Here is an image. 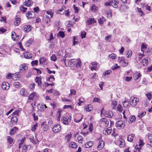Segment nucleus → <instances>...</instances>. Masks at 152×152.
<instances>
[{
  "label": "nucleus",
  "mask_w": 152,
  "mask_h": 152,
  "mask_svg": "<svg viewBox=\"0 0 152 152\" xmlns=\"http://www.w3.org/2000/svg\"><path fill=\"white\" fill-rule=\"evenodd\" d=\"M81 60L78 59H72L68 62V64L69 66H72L76 64L77 68H79L81 67Z\"/></svg>",
  "instance_id": "f257e3e1"
},
{
  "label": "nucleus",
  "mask_w": 152,
  "mask_h": 152,
  "mask_svg": "<svg viewBox=\"0 0 152 152\" xmlns=\"http://www.w3.org/2000/svg\"><path fill=\"white\" fill-rule=\"evenodd\" d=\"M48 122L47 121L43 122L42 124V127L43 129V130L44 131H46L48 129V124H53V122L52 120H48Z\"/></svg>",
  "instance_id": "f03ea898"
},
{
  "label": "nucleus",
  "mask_w": 152,
  "mask_h": 152,
  "mask_svg": "<svg viewBox=\"0 0 152 152\" xmlns=\"http://www.w3.org/2000/svg\"><path fill=\"white\" fill-rule=\"evenodd\" d=\"M115 126L118 129H123L125 126V123L122 121H119L116 122Z\"/></svg>",
  "instance_id": "7ed1b4c3"
},
{
  "label": "nucleus",
  "mask_w": 152,
  "mask_h": 152,
  "mask_svg": "<svg viewBox=\"0 0 152 152\" xmlns=\"http://www.w3.org/2000/svg\"><path fill=\"white\" fill-rule=\"evenodd\" d=\"M139 102V99L137 97H132L130 99V104L133 107H135Z\"/></svg>",
  "instance_id": "20e7f679"
},
{
  "label": "nucleus",
  "mask_w": 152,
  "mask_h": 152,
  "mask_svg": "<svg viewBox=\"0 0 152 152\" xmlns=\"http://www.w3.org/2000/svg\"><path fill=\"white\" fill-rule=\"evenodd\" d=\"M61 130V127L60 125L57 124L55 125L53 128V131L55 133L59 132Z\"/></svg>",
  "instance_id": "39448f33"
},
{
  "label": "nucleus",
  "mask_w": 152,
  "mask_h": 152,
  "mask_svg": "<svg viewBox=\"0 0 152 152\" xmlns=\"http://www.w3.org/2000/svg\"><path fill=\"white\" fill-rule=\"evenodd\" d=\"M117 3L118 2L115 0H113L108 3L105 4L107 6L111 5L114 7L117 8L118 7Z\"/></svg>",
  "instance_id": "423d86ee"
},
{
  "label": "nucleus",
  "mask_w": 152,
  "mask_h": 152,
  "mask_svg": "<svg viewBox=\"0 0 152 152\" xmlns=\"http://www.w3.org/2000/svg\"><path fill=\"white\" fill-rule=\"evenodd\" d=\"M9 84L7 82H4L2 83L1 87L3 89L7 90L9 88Z\"/></svg>",
  "instance_id": "0eeeda50"
},
{
  "label": "nucleus",
  "mask_w": 152,
  "mask_h": 152,
  "mask_svg": "<svg viewBox=\"0 0 152 152\" xmlns=\"http://www.w3.org/2000/svg\"><path fill=\"white\" fill-rule=\"evenodd\" d=\"M20 94L21 95L23 96H26L28 95L27 92L23 88L20 89Z\"/></svg>",
  "instance_id": "6e6552de"
},
{
  "label": "nucleus",
  "mask_w": 152,
  "mask_h": 152,
  "mask_svg": "<svg viewBox=\"0 0 152 152\" xmlns=\"http://www.w3.org/2000/svg\"><path fill=\"white\" fill-rule=\"evenodd\" d=\"M71 117H69L68 118H67L65 117H63L61 120L62 122L64 124L68 125L69 124V121H70Z\"/></svg>",
  "instance_id": "1a4fd4ad"
},
{
  "label": "nucleus",
  "mask_w": 152,
  "mask_h": 152,
  "mask_svg": "<svg viewBox=\"0 0 152 152\" xmlns=\"http://www.w3.org/2000/svg\"><path fill=\"white\" fill-rule=\"evenodd\" d=\"M35 13L33 11L28 12V13L26 14V16L28 18V19L29 18H34L35 16Z\"/></svg>",
  "instance_id": "9d476101"
},
{
  "label": "nucleus",
  "mask_w": 152,
  "mask_h": 152,
  "mask_svg": "<svg viewBox=\"0 0 152 152\" xmlns=\"http://www.w3.org/2000/svg\"><path fill=\"white\" fill-rule=\"evenodd\" d=\"M113 113L111 111H106L104 114L105 116L108 118L112 117L113 116Z\"/></svg>",
  "instance_id": "9b49d317"
},
{
  "label": "nucleus",
  "mask_w": 152,
  "mask_h": 152,
  "mask_svg": "<svg viewBox=\"0 0 152 152\" xmlns=\"http://www.w3.org/2000/svg\"><path fill=\"white\" fill-rule=\"evenodd\" d=\"M104 142L103 141H100L99 142L98 146V149L100 150L102 149L104 145Z\"/></svg>",
  "instance_id": "f8f14e48"
},
{
  "label": "nucleus",
  "mask_w": 152,
  "mask_h": 152,
  "mask_svg": "<svg viewBox=\"0 0 152 152\" xmlns=\"http://www.w3.org/2000/svg\"><path fill=\"white\" fill-rule=\"evenodd\" d=\"M102 124H103L105 126H107L109 123V121L105 118H103L101 120Z\"/></svg>",
  "instance_id": "ddd939ff"
},
{
  "label": "nucleus",
  "mask_w": 152,
  "mask_h": 152,
  "mask_svg": "<svg viewBox=\"0 0 152 152\" xmlns=\"http://www.w3.org/2000/svg\"><path fill=\"white\" fill-rule=\"evenodd\" d=\"M95 22L96 21L94 18H90L87 20L86 23L88 25H90Z\"/></svg>",
  "instance_id": "4468645a"
},
{
  "label": "nucleus",
  "mask_w": 152,
  "mask_h": 152,
  "mask_svg": "<svg viewBox=\"0 0 152 152\" xmlns=\"http://www.w3.org/2000/svg\"><path fill=\"white\" fill-rule=\"evenodd\" d=\"M23 29L25 31L28 32L31 30V28L30 25H26L23 26Z\"/></svg>",
  "instance_id": "2eb2a0df"
},
{
  "label": "nucleus",
  "mask_w": 152,
  "mask_h": 152,
  "mask_svg": "<svg viewBox=\"0 0 152 152\" xmlns=\"http://www.w3.org/2000/svg\"><path fill=\"white\" fill-rule=\"evenodd\" d=\"M112 132L111 129L107 128L104 129L103 131V133L105 135L110 134Z\"/></svg>",
  "instance_id": "dca6fc26"
},
{
  "label": "nucleus",
  "mask_w": 152,
  "mask_h": 152,
  "mask_svg": "<svg viewBox=\"0 0 152 152\" xmlns=\"http://www.w3.org/2000/svg\"><path fill=\"white\" fill-rule=\"evenodd\" d=\"M25 58L27 59L30 58L32 57V54L29 52H27L24 54Z\"/></svg>",
  "instance_id": "f3484780"
},
{
  "label": "nucleus",
  "mask_w": 152,
  "mask_h": 152,
  "mask_svg": "<svg viewBox=\"0 0 152 152\" xmlns=\"http://www.w3.org/2000/svg\"><path fill=\"white\" fill-rule=\"evenodd\" d=\"M36 83H38V85L40 86L42 85L41 78L40 77H37L35 80Z\"/></svg>",
  "instance_id": "a211bd4d"
},
{
  "label": "nucleus",
  "mask_w": 152,
  "mask_h": 152,
  "mask_svg": "<svg viewBox=\"0 0 152 152\" xmlns=\"http://www.w3.org/2000/svg\"><path fill=\"white\" fill-rule=\"evenodd\" d=\"M69 146V147L72 148H76L77 147V144L73 142H71Z\"/></svg>",
  "instance_id": "6ab92c4d"
},
{
  "label": "nucleus",
  "mask_w": 152,
  "mask_h": 152,
  "mask_svg": "<svg viewBox=\"0 0 152 152\" xmlns=\"http://www.w3.org/2000/svg\"><path fill=\"white\" fill-rule=\"evenodd\" d=\"M14 24L16 26H18L20 23V19L19 18L17 17L15 18Z\"/></svg>",
  "instance_id": "aec40b11"
},
{
  "label": "nucleus",
  "mask_w": 152,
  "mask_h": 152,
  "mask_svg": "<svg viewBox=\"0 0 152 152\" xmlns=\"http://www.w3.org/2000/svg\"><path fill=\"white\" fill-rule=\"evenodd\" d=\"M118 142L119 143V146L120 147L122 148L124 147L125 145V142L124 140L120 139L118 140Z\"/></svg>",
  "instance_id": "412c9836"
},
{
  "label": "nucleus",
  "mask_w": 152,
  "mask_h": 152,
  "mask_svg": "<svg viewBox=\"0 0 152 152\" xmlns=\"http://www.w3.org/2000/svg\"><path fill=\"white\" fill-rule=\"evenodd\" d=\"M98 22L100 25H102L104 21H105V18L103 17H102L98 19Z\"/></svg>",
  "instance_id": "4be33fe9"
},
{
  "label": "nucleus",
  "mask_w": 152,
  "mask_h": 152,
  "mask_svg": "<svg viewBox=\"0 0 152 152\" xmlns=\"http://www.w3.org/2000/svg\"><path fill=\"white\" fill-rule=\"evenodd\" d=\"M31 1L30 0H26L25 2L24 5L27 7H29L31 5Z\"/></svg>",
  "instance_id": "5701e85b"
},
{
  "label": "nucleus",
  "mask_w": 152,
  "mask_h": 152,
  "mask_svg": "<svg viewBox=\"0 0 152 152\" xmlns=\"http://www.w3.org/2000/svg\"><path fill=\"white\" fill-rule=\"evenodd\" d=\"M141 76V75L140 73H136L134 75L133 77L135 80H137Z\"/></svg>",
  "instance_id": "b1692460"
},
{
  "label": "nucleus",
  "mask_w": 152,
  "mask_h": 152,
  "mask_svg": "<svg viewBox=\"0 0 152 152\" xmlns=\"http://www.w3.org/2000/svg\"><path fill=\"white\" fill-rule=\"evenodd\" d=\"M134 137V135L133 134L128 135L127 137V140L130 142H132L133 141V138Z\"/></svg>",
  "instance_id": "393cba45"
},
{
  "label": "nucleus",
  "mask_w": 152,
  "mask_h": 152,
  "mask_svg": "<svg viewBox=\"0 0 152 152\" xmlns=\"http://www.w3.org/2000/svg\"><path fill=\"white\" fill-rule=\"evenodd\" d=\"M136 120V118L134 115H132L129 118V123H131L132 122H134Z\"/></svg>",
  "instance_id": "a878e982"
},
{
  "label": "nucleus",
  "mask_w": 152,
  "mask_h": 152,
  "mask_svg": "<svg viewBox=\"0 0 152 152\" xmlns=\"http://www.w3.org/2000/svg\"><path fill=\"white\" fill-rule=\"evenodd\" d=\"M18 128L15 126L13 128V129H12L10 132V134L11 135L12 134H13L15 132L18 130Z\"/></svg>",
  "instance_id": "bb28decb"
},
{
  "label": "nucleus",
  "mask_w": 152,
  "mask_h": 152,
  "mask_svg": "<svg viewBox=\"0 0 152 152\" xmlns=\"http://www.w3.org/2000/svg\"><path fill=\"white\" fill-rule=\"evenodd\" d=\"M93 142L92 141H89L88 142L85 144V147L86 148H88L91 147L93 145Z\"/></svg>",
  "instance_id": "cd10ccee"
},
{
  "label": "nucleus",
  "mask_w": 152,
  "mask_h": 152,
  "mask_svg": "<svg viewBox=\"0 0 152 152\" xmlns=\"http://www.w3.org/2000/svg\"><path fill=\"white\" fill-rule=\"evenodd\" d=\"M18 74L19 73H15L14 74L12 75V79L14 80H16L19 77Z\"/></svg>",
  "instance_id": "c85d7f7f"
},
{
  "label": "nucleus",
  "mask_w": 152,
  "mask_h": 152,
  "mask_svg": "<svg viewBox=\"0 0 152 152\" xmlns=\"http://www.w3.org/2000/svg\"><path fill=\"white\" fill-rule=\"evenodd\" d=\"M148 58H145L144 59L142 60V64L144 66H146L148 63Z\"/></svg>",
  "instance_id": "c756f323"
},
{
  "label": "nucleus",
  "mask_w": 152,
  "mask_h": 152,
  "mask_svg": "<svg viewBox=\"0 0 152 152\" xmlns=\"http://www.w3.org/2000/svg\"><path fill=\"white\" fill-rule=\"evenodd\" d=\"M85 109L86 111L89 112L92 109V106L91 104L88 105L86 106Z\"/></svg>",
  "instance_id": "7c9ffc66"
},
{
  "label": "nucleus",
  "mask_w": 152,
  "mask_h": 152,
  "mask_svg": "<svg viewBox=\"0 0 152 152\" xmlns=\"http://www.w3.org/2000/svg\"><path fill=\"white\" fill-rule=\"evenodd\" d=\"M36 95V93L34 92L30 94L28 96V100H32L33 99L34 97Z\"/></svg>",
  "instance_id": "2f4dec72"
},
{
  "label": "nucleus",
  "mask_w": 152,
  "mask_h": 152,
  "mask_svg": "<svg viewBox=\"0 0 152 152\" xmlns=\"http://www.w3.org/2000/svg\"><path fill=\"white\" fill-rule=\"evenodd\" d=\"M18 121V119L16 116H13L11 118V121L12 123H16Z\"/></svg>",
  "instance_id": "473e14b6"
},
{
  "label": "nucleus",
  "mask_w": 152,
  "mask_h": 152,
  "mask_svg": "<svg viewBox=\"0 0 152 152\" xmlns=\"http://www.w3.org/2000/svg\"><path fill=\"white\" fill-rule=\"evenodd\" d=\"M70 93L69 94V96L70 97L71 96L75 95L76 93V91L74 89H71L70 90Z\"/></svg>",
  "instance_id": "72a5a7b5"
},
{
  "label": "nucleus",
  "mask_w": 152,
  "mask_h": 152,
  "mask_svg": "<svg viewBox=\"0 0 152 152\" xmlns=\"http://www.w3.org/2000/svg\"><path fill=\"white\" fill-rule=\"evenodd\" d=\"M21 66H22L20 67V72H23L26 69L27 67L24 65H22Z\"/></svg>",
  "instance_id": "f704fd0d"
},
{
  "label": "nucleus",
  "mask_w": 152,
  "mask_h": 152,
  "mask_svg": "<svg viewBox=\"0 0 152 152\" xmlns=\"http://www.w3.org/2000/svg\"><path fill=\"white\" fill-rule=\"evenodd\" d=\"M117 102L115 101H112L111 103V106L113 109H114L116 107Z\"/></svg>",
  "instance_id": "c9c22d12"
},
{
  "label": "nucleus",
  "mask_w": 152,
  "mask_h": 152,
  "mask_svg": "<svg viewBox=\"0 0 152 152\" xmlns=\"http://www.w3.org/2000/svg\"><path fill=\"white\" fill-rule=\"evenodd\" d=\"M91 9L92 11L94 12L98 10V7H96L95 4H93L92 5Z\"/></svg>",
  "instance_id": "e433bc0d"
},
{
  "label": "nucleus",
  "mask_w": 152,
  "mask_h": 152,
  "mask_svg": "<svg viewBox=\"0 0 152 152\" xmlns=\"http://www.w3.org/2000/svg\"><path fill=\"white\" fill-rule=\"evenodd\" d=\"M46 58L45 57H43L41 58L39 60L40 63L41 64H43L46 62Z\"/></svg>",
  "instance_id": "4c0bfd02"
},
{
  "label": "nucleus",
  "mask_w": 152,
  "mask_h": 152,
  "mask_svg": "<svg viewBox=\"0 0 152 152\" xmlns=\"http://www.w3.org/2000/svg\"><path fill=\"white\" fill-rule=\"evenodd\" d=\"M78 116L80 118V119H77V118H75L74 119L76 123L80 122L81 120L83 118L82 115L80 114L78 115Z\"/></svg>",
  "instance_id": "58836bf2"
},
{
  "label": "nucleus",
  "mask_w": 152,
  "mask_h": 152,
  "mask_svg": "<svg viewBox=\"0 0 152 152\" xmlns=\"http://www.w3.org/2000/svg\"><path fill=\"white\" fill-rule=\"evenodd\" d=\"M44 20V21L47 23H49L51 22L50 19L49 17L47 16L45 18Z\"/></svg>",
  "instance_id": "ea45409f"
},
{
  "label": "nucleus",
  "mask_w": 152,
  "mask_h": 152,
  "mask_svg": "<svg viewBox=\"0 0 152 152\" xmlns=\"http://www.w3.org/2000/svg\"><path fill=\"white\" fill-rule=\"evenodd\" d=\"M71 137V134H69L67 135L66 136L65 139L68 142H69L70 141Z\"/></svg>",
  "instance_id": "a19ab883"
},
{
  "label": "nucleus",
  "mask_w": 152,
  "mask_h": 152,
  "mask_svg": "<svg viewBox=\"0 0 152 152\" xmlns=\"http://www.w3.org/2000/svg\"><path fill=\"white\" fill-rule=\"evenodd\" d=\"M146 113V112H142L140 113L138 115V117H139L140 118H141L143 116H144L145 115Z\"/></svg>",
  "instance_id": "79ce46f5"
},
{
  "label": "nucleus",
  "mask_w": 152,
  "mask_h": 152,
  "mask_svg": "<svg viewBox=\"0 0 152 152\" xmlns=\"http://www.w3.org/2000/svg\"><path fill=\"white\" fill-rule=\"evenodd\" d=\"M47 107L45 104L41 105L40 107L41 111H44Z\"/></svg>",
  "instance_id": "37998d69"
},
{
  "label": "nucleus",
  "mask_w": 152,
  "mask_h": 152,
  "mask_svg": "<svg viewBox=\"0 0 152 152\" xmlns=\"http://www.w3.org/2000/svg\"><path fill=\"white\" fill-rule=\"evenodd\" d=\"M7 138L8 142H9L10 144L12 143V142L13 141L12 138L10 136H7Z\"/></svg>",
  "instance_id": "c03bdc74"
},
{
  "label": "nucleus",
  "mask_w": 152,
  "mask_h": 152,
  "mask_svg": "<svg viewBox=\"0 0 152 152\" xmlns=\"http://www.w3.org/2000/svg\"><path fill=\"white\" fill-rule=\"evenodd\" d=\"M38 126V124L36 123L32 127L31 130L32 131L35 132L36 129L37 128Z\"/></svg>",
  "instance_id": "a18cd8bd"
},
{
  "label": "nucleus",
  "mask_w": 152,
  "mask_h": 152,
  "mask_svg": "<svg viewBox=\"0 0 152 152\" xmlns=\"http://www.w3.org/2000/svg\"><path fill=\"white\" fill-rule=\"evenodd\" d=\"M83 137L82 136L79 135L77 137V140L79 142L82 143Z\"/></svg>",
  "instance_id": "49530a36"
},
{
  "label": "nucleus",
  "mask_w": 152,
  "mask_h": 152,
  "mask_svg": "<svg viewBox=\"0 0 152 152\" xmlns=\"http://www.w3.org/2000/svg\"><path fill=\"white\" fill-rule=\"evenodd\" d=\"M147 48V46L146 45L144 44H142L141 47V50L142 51L144 52V49L145 50Z\"/></svg>",
  "instance_id": "de8ad7c7"
},
{
  "label": "nucleus",
  "mask_w": 152,
  "mask_h": 152,
  "mask_svg": "<svg viewBox=\"0 0 152 152\" xmlns=\"http://www.w3.org/2000/svg\"><path fill=\"white\" fill-rule=\"evenodd\" d=\"M109 57L110 58H112L113 59H114L116 58V56L115 54L114 53H112L110 54Z\"/></svg>",
  "instance_id": "09e8293b"
},
{
  "label": "nucleus",
  "mask_w": 152,
  "mask_h": 152,
  "mask_svg": "<svg viewBox=\"0 0 152 152\" xmlns=\"http://www.w3.org/2000/svg\"><path fill=\"white\" fill-rule=\"evenodd\" d=\"M59 36L62 38L64 37L65 35L64 32L62 31H60L59 32Z\"/></svg>",
  "instance_id": "8fccbe9b"
},
{
  "label": "nucleus",
  "mask_w": 152,
  "mask_h": 152,
  "mask_svg": "<svg viewBox=\"0 0 152 152\" xmlns=\"http://www.w3.org/2000/svg\"><path fill=\"white\" fill-rule=\"evenodd\" d=\"M14 86L17 88H20V84L18 82H15L14 84Z\"/></svg>",
  "instance_id": "3c124183"
},
{
  "label": "nucleus",
  "mask_w": 152,
  "mask_h": 152,
  "mask_svg": "<svg viewBox=\"0 0 152 152\" xmlns=\"http://www.w3.org/2000/svg\"><path fill=\"white\" fill-rule=\"evenodd\" d=\"M123 105L125 107H127L128 106V105L129 104V103L128 102L125 101L124 102H123Z\"/></svg>",
  "instance_id": "603ef678"
},
{
  "label": "nucleus",
  "mask_w": 152,
  "mask_h": 152,
  "mask_svg": "<svg viewBox=\"0 0 152 152\" xmlns=\"http://www.w3.org/2000/svg\"><path fill=\"white\" fill-rule=\"evenodd\" d=\"M6 78L7 79H9L12 78V74L10 73L8 74L6 76Z\"/></svg>",
  "instance_id": "864d4df0"
},
{
  "label": "nucleus",
  "mask_w": 152,
  "mask_h": 152,
  "mask_svg": "<svg viewBox=\"0 0 152 152\" xmlns=\"http://www.w3.org/2000/svg\"><path fill=\"white\" fill-rule=\"evenodd\" d=\"M51 60L52 61H55L56 60V57L55 55H53L50 57Z\"/></svg>",
  "instance_id": "5fc2aeb1"
},
{
  "label": "nucleus",
  "mask_w": 152,
  "mask_h": 152,
  "mask_svg": "<svg viewBox=\"0 0 152 152\" xmlns=\"http://www.w3.org/2000/svg\"><path fill=\"white\" fill-rule=\"evenodd\" d=\"M86 33L85 31L82 32L81 37L82 39H83L86 37Z\"/></svg>",
  "instance_id": "6e6d98bb"
},
{
  "label": "nucleus",
  "mask_w": 152,
  "mask_h": 152,
  "mask_svg": "<svg viewBox=\"0 0 152 152\" xmlns=\"http://www.w3.org/2000/svg\"><path fill=\"white\" fill-rule=\"evenodd\" d=\"M111 72L112 71L111 70H107L105 72L103 75L104 76L108 75H109Z\"/></svg>",
  "instance_id": "4d7b16f0"
},
{
  "label": "nucleus",
  "mask_w": 152,
  "mask_h": 152,
  "mask_svg": "<svg viewBox=\"0 0 152 152\" xmlns=\"http://www.w3.org/2000/svg\"><path fill=\"white\" fill-rule=\"evenodd\" d=\"M148 138L150 143H152V134H150L148 135Z\"/></svg>",
  "instance_id": "13d9d810"
},
{
  "label": "nucleus",
  "mask_w": 152,
  "mask_h": 152,
  "mask_svg": "<svg viewBox=\"0 0 152 152\" xmlns=\"http://www.w3.org/2000/svg\"><path fill=\"white\" fill-rule=\"evenodd\" d=\"M32 41L29 40H28L27 42H26L25 45L26 46H29L31 44Z\"/></svg>",
  "instance_id": "bf43d9fd"
},
{
  "label": "nucleus",
  "mask_w": 152,
  "mask_h": 152,
  "mask_svg": "<svg viewBox=\"0 0 152 152\" xmlns=\"http://www.w3.org/2000/svg\"><path fill=\"white\" fill-rule=\"evenodd\" d=\"M138 11L140 15L142 16L143 13V12L142 11L141 9L140 8H137Z\"/></svg>",
  "instance_id": "052dcab7"
},
{
  "label": "nucleus",
  "mask_w": 152,
  "mask_h": 152,
  "mask_svg": "<svg viewBox=\"0 0 152 152\" xmlns=\"http://www.w3.org/2000/svg\"><path fill=\"white\" fill-rule=\"evenodd\" d=\"M6 31V30L4 28H1L0 29V34H3Z\"/></svg>",
  "instance_id": "680f3d73"
},
{
  "label": "nucleus",
  "mask_w": 152,
  "mask_h": 152,
  "mask_svg": "<svg viewBox=\"0 0 152 152\" xmlns=\"http://www.w3.org/2000/svg\"><path fill=\"white\" fill-rule=\"evenodd\" d=\"M132 54V51L131 50H129L128 52L126 54L127 57L129 58L130 57Z\"/></svg>",
  "instance_id": "e2e57ef3"
},
{
  "label": "nucleus",
  "mask_w": 152,
  "mask_h": 152,
  "mask_svg": "<svg viewBox=\"0 0 152 152\" xmlns=\"http://www.w3.org/2000/svg\"><path fill=\"white\" fill-rule=\"evenodd\" d=\"M93 101L100 102V99L99 98H97L96 97H95Z\"/></svg>",
  "instance_id": "0e129e2a"
},
{
  "label": "nucleus",
  "mask_w": 152,
  "mask_h": 152,
  "mask_svg": "<svg viewBox=\"0 0 152 152\" xmlns=\"http://www.w3.org/2000/svg\"><path fill=\"white\" fill-rule=\"evenodd\" d=\"M124 58L123 57H118V60L120 62L123 61L124 60Z\"/></svg>",
  "instance_id": "69168bd1"
},
{
  "label": "nucleus",
  "mask_w": 152,
  "mask_h": 152,
  "mask_svg": "<svg viewBox=\"0 0 152 152\" xmlns=\"http://www.w3.org/2000/svg\"><path fill=\"white\" fill-rule=\"evenodd\" d=\"M132 77H126L125 78V80L126 81L129 82L130 80H131L132 79Z\"/></svg>",
  "instance_id": "338daca9"
},
{
  "label": "nucleus",
  "mask_w": 152,
  "mask_h": 152,
  "mask_svg": "<svg viewBox=\"0 0 152 152\" xmlns=\"http://www.w3.org/2000/svg\"><path fill=\"white\" fill-rule=\"evenodd\" d=\"M111 35H109L105 37V40L106 41H108L109 40L111 37Z\"/></svg>",
  "instance_id": "774afa93"
}]
</instances>
